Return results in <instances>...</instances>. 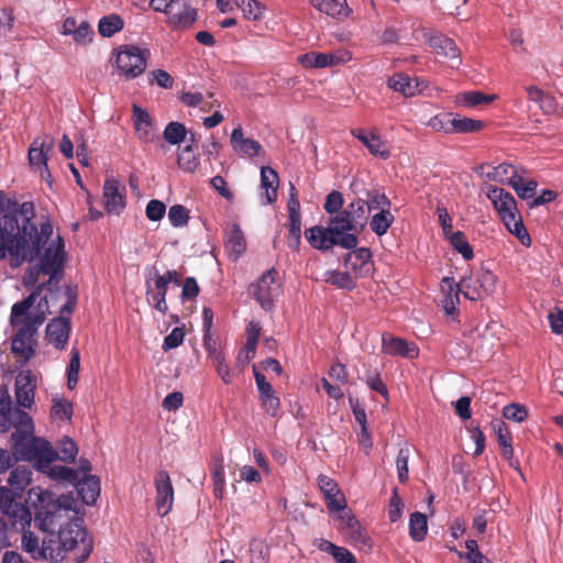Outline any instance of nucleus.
<instances>
[{
	"label": "nucleus",
	"instance_id": "obj_53",
	"mask_svg": "<svg viewBox=\"0 0 563 563\" xmlns=\"http://www.w3.org/2000/svg\"><path fill=\"white\" fill-rule=\"evenodd\" d=\"M51 478L74 485L77 483L78 472L64 465H54L49 468Z\"/></svg>",
	"mask_w": 563,
	"mask_h": 563
},
{
	"label": "nucleus",
	"instance_id": "obj_30",
	"mask_svg": "<svg viewBox=\"0 0 563 563\" xmlns=\"http://www.w3.org/2000/svg\"><path fill=\"white\" fill-rule=\"evenodd\" d=\"M14 530H24L31 526V511L21 503L15 504L9 514H4Z\"/></svg>",
	"mask_w": 563,
	"mask_h": 563
},
{
	"label": "nucleus",
	"instance_id": "obj_45",
	"mask_svg": "<svg viewBox=\"0 0 563 563\" xmlns=\"http://www.w3.org/2000/svg\"><path fill=\"white\" fill-rule=\"evenodd\" d=\"M366 202V211L367 214L371 210H389L391 202L390 199L377 189H372L366 191V199H363Z\"/></svg>",
	"mask_w": 563,
	"mask_h": 563
},
{
	"label": "nucleus",
	"instance_id": "obj_9",
	"mask_svg": "<svg viewBox=\"0 0 563 563\" xmlns=\"http://www.w3.org/2000/svg\"><path fill=\"white\" fill-rule=\"evenodd\" d=\"M55 141L49 135L35 137L29 148V163L36 168L42 178L47 179L51 173L47 166L48 154L53 151Z\"/></svg>",
	"mask_w": 563,
	"mask_h": 563
},
{
	"label": "nucleus",
	"instance_id": "obj_56",
	"mask_svg": "<svg viewBox=\"0 0 563 563\" xmlns=\"http://www.w3.org/2000/svg\"><path fill=\"white\" fill-rule=\"evenodd\" d=\"M168 219L173 227H184L188 223L189 211L181 205H174L168 210Z\"/></svg>",
	"mask_w": 563,
	"mask_h": 563
},
{
	"label": "nucleus",
	"instance_id": "obj_6",
	"mask_svg": "<svg viewBox=\"0 0 563 563\" xmlns=\"http://www.w3.org/2000/svg\"><path fill=\"white\" fill-rule=\"evenodd\" d=\"M65 295L67 301L60 306V316L52 319L45 330V336L48 343L58 350H63L68 342L71 324L69 317L64 314H71L77 305V287L66 286Z\"/></svg>",
	"mask_w": 563,
	"mask_h": 563
},
{
	"label": "nucleus",
	"instance_id": "obj_58",
	"mask_svg": "<svg viewBox=\"0 0 563 563\" xmlns=\"http://www.w3.org/2000/svg\"><path fill=\"white\" fill-rule=\"evenodd\" d=\"M410 451L408 448H401L396 457L397 476L400 483H406L408 479V461Z\"/></svg>",
	"mask_w": 563,
	"mask_h": 563
},
{
	"label": "nucleus",
	"instance_id": "obj_26",
	"mask_svg": "<svg viewBox=\"0 0 563 563\" xmlns=\"http://www.w3.org/2000/svg\"><path fill=\"white\" fill-rule=\"evenodd\" d=\"M225 250L233 261H236L246 250L243 231L236 223L232 224L231 231L227 234Z\"/></svg>",
	"mask_w": 563,
	"mask_h": 563
},
{
	"label": "nucleus",
	"instance_id": "obj_60",
	"mask_svg": "<svg viewBox=\"0 0 563 563\" xmlns=\"http://www.w3.org/2000/svg\"><path fill=\"white\" fill-rule=\"evenodd\" d=\"M503 415L508 420H512L516 422H522L528 418V409L523 405L514 402V404L507 405L504 408Z\"/></svg>",
	"mask_w": 563,
	"mask_h": 563
},
{
	"label": "nucleus",
	"instance_id": "obj_38",
	"mask_svg": "<svg viewBox=\"0 0 563 563\" xmlns=\"http://www.w3.org/2000/svg\"><path fill=\"white\" fill-rule=\"evenodd\" d=\"M372 252L367 247L355 249L345 257V265L354 272H362L371 264Z\"/></svg>",
	"mask_w": 563,
	"mask_h": 563
},
{
	"label": "nucleus",
	"instance_id": "obj_8",
	"mask_svg": "<svg viewBox=\"0 0 563 563\" xmlns=\"http://www.w3.org/2000/svg\"><path fill=\"white\" fill-rule=\"evenodd\" d=\"M65 244L60 236H57L49 246L45 250L43 256L40 258L37 269L44 275H49L48 284L58 279V273L62 271L65 260Z\"/></svg>",
	"mask_w": 563,
	"mask_h": 563
},
{
	"label": "nucleus",
	"instance_id": "obj_49",
	"mask_svg": "<svg viewBox=\"0 0 563 563\" xmlns=\"http://www.w3.org/2000/svg\"><path fill=\"white\" fill-rule=\"evenodd\" d=\"M448 239L452 247L459 252L465 260H472L474 257L473 249L470 245L465 234L461 231L451 233Z\"/></svg>",
	"mask_w": 563,
	"mask_h": 563
},
{
	"label": "nucleus",
	"instance_id": "obj_33",
	"mask_svg": "<svg viewBox=\"0 0 563 563\" xmlns=\"http://www.w3.org/2000/svg\"><path fill=\"white\" fill-rule=\"evenodd\" d=\"M211 478L213 484V495L216 498L221 499L223 497L225 486L224 460L221 455L213 457L211 464Z\"/></svg>",
	"mask_w": 563,
	"mask_h": 563
},
{
	"label": "nucleus",
	"instance_id": "obj_57",
	"mask_svg": "<svg viewBox=\"0 0 563 563\" xmlns=\"http://www.w3.org/2000/svg\"><path fill=\"white\" fill-rule=\"evenodd\" d=\"M343 205H344L343 195L338 190H332L325 197L323 209L328 214L333 216V214L342 211Z\"/></svg>",
	"mask_w": 563,
	"mask_h": 563
},
{
	"label": "nucleus",
	"instance_id": "obj_7",
	"mask_svg": "<svg viewBox=\"0 0 563 563\" xmlns=\"http://www.w3.org/2000/svg\"><path fill=\"white\" fill-rule=\"evenodd\" d=\"M150 55L147 48L130 44L122 45L117 51V68L126 79H134L145 71Z\"/></svg>",
	"mask_w": 563,
	"mask_h": 563
},
{
	"label": "nucleus",
	"instance_id": "obj_15",
	"mask_svg": "<svg viewBox=\"0 0 563 563\" xmlns=\"http://www.w3.org/2000/svg\"><path fill=\"white\" fill-rule=\"evenodd\" d=\"M461 286L467 299L479 300L494 290L495 276L489 272H485L475 279L463 280Z\"/></svg>",
	"mask_w": 563,
	"mask_h": 563
},
{
	"label": "nucleus",
	"instance_id": "obj_55",
	"mask_svg": "<svg viewBox=\"0 0 563 563\" xmlns=\"http://www.w3.org/2000/svg\"><path fill=\"white\" fill-rule=\"evenodd\" d=\"M495 99L493 95H485L481 91H468L460 95L459 100L465 107H476L483 103H489Z\"/></svg>",
	"mask_w": 563,
	"mask_h": 563
},
{
	"label": "nucleus",
	"instance_id": "obj_1",
	"mask_svg": "<svg viewBox=\"0 0 563 563\" xmlns=\"http://www.w3.org/2000/svg\"><path fill=\"white\" fill-rule=\"evenodd\" d=\"M33 202L4 199L0 196V260L9 256L12 267L32 262L53 234L52 224L46 221L41 229L33 222Z\"/></svg>",
	"mask_w": 563,
	"mask_h": 563
},
{
	"label": "nucleus",
	"instance_id": "obj_31",
	"mask_svg": "<svg viewBox=\"0 0 563 563\" xmlns=\"http://www.w3.org/2000/svg\"><path fill=\"white\" fill-rule=\"evenodd\" d=\"M13 427V433H34L33 420L27 412L20 408H14L8 419V430Z\"/></svg>",
	"mask_w": 563,
	"mask_h": 563
},
{
	"label": "nucleus",
	"instance_id": "obj_4",
	"mask_svg": "<svg viewBox=\"0 0 563 563\" xmlns=\"http://www.w3.org/2000/svg\"><path fill=\"white\" fill-rule=\"evenodd\" d=\"M58 539L66 552H75L74 560L84 563L93 549L92 539L88 537L82 518H75L63 525L58 531Z\"/></svg>",
	"mask_w": 563,
	"mask_h": 563
},
{
	"label": "nucleus",
	"instance_id": "obj_14",
	"mask_svg": "<svg viewBox=\"0 0 563 563\" xmlns=\"http://www.w3.org/2000/svg\"><path fill=\"white\" fill-rule=\"evenodd\" d=\"M382 352L390 356L416 358L419 355L418 346L405 339L394 336L387 332L382 334Z\"/></svg>",
	"mask_w": 563,
	"mask_h": 563
},
{
	"label": "nucleus",
	"instance_id": "obj_37",
	"mask_svg": "<svg viewBox=\"0 0 563 563\" xmlns=\"http://www.w3.org/2000/svg\"><path fill=\"white\" fill-rule=\"evenodd\" d=\"M53 459L60 460L63 462H74L78 453V448L75 441L68 437H64L58 441L56 449L53 448Z\"/></svg>",
	"mask_w": 563,
	"mask_h": 563
},
{
	"label": "nucleus",
	"instance_id": "obj_54",
	"mask_svg": "<svg viewBox=\"0 0 563 563\" xmlns=\"http://www.w3.org/2000/svg\"><path fill=\"white\" fill-rule=\"evenodd\" d=\"M9 389H0V431H8V419L10 413L13 411L11 405V396L8 393Z\"/></svg>",
	"mask_w": 563,
	"mask_h": 563
},
{
	"label": "nucleus",
	"instance_id": "obj_21",
	"mask_svg": "<svg viewBox=\"0 0 563 563\" xmlns=\"http://www.w3.org/2000/svg\"><path fill=\"white\" fill-rule=\"evenodd\" d=\"M117 179H107L103 185L104 208L109 213L119 214L125 207L123 195L119 190Z\"/></svg>",
	"mask_w": 563,
	"mask_h": 563
},
{
	"label": "nucleus",
	"instance_id": "obj_24",
	"mask_svg": "<svg viewBox=\"0 0 563 563\" xmlns=\"http://www.w3.org/2000/svg\"><path fill=\"white\" fill-rule=\"evenodd\" d=\"M74 486L86 505L95 504L100 495V479L96 475L77 477V483Z\"/></svg>",
	"mask_w": 563,
	"mask_h": 563
},
{
	"label": "nucleus",
	"instance_id": "obj_48",
	"mask_svg": "<svg viewBox=\"0 0 563 563\" xmlns=\"http://www.w3.org/2000/svg\"><path fill=\"white\" fill-rule=\"evenodd\" d=\"M369 153L374 156H377L382 159H387L390 156V152L386 146V143L380 139V136L376 132H371L366 137L365 143H363Z\"/></svg>",
	"mask_w": 563,
	"mask_h": 563
},
{
	"label": "nucleus",
	"instance_id": "obj_47",
	"mask_svg": "<svg viewBox=\"0 0 563 563\" xmlns=\"http://www.w3.org/2000/svg\"><path fill=\"white\" fill-rule=\"evenodd\" d=\"M260 400L264 410L272 417H276L280 407L279 396L275 389H258Z\"/></svg>",
	"mask_w": 563,
	"mask_h": 563
},
{
	"label": "nucleus",
	"instance_id": "obj_43",
	"mask_svg": "<svg viewBox=\"0 0 563 563\" xmlns=\"http://www.w3.org/2000/svg\"><path fill=\"white\" fill-rule=\"evenodd\" d=\"M124 26V22L118 14L106 15L100 19L98 24L99 34L103 37H111L120 32Z\"/></svg>",
	"mask_w": 563,
	"mask_h": 563
},
{
	"label": "nucleus",
	"instance_id": "obj_11",
	"mask_svg": "<svg viewBox=\"0 0 563 563\" xmlns=\"http://www.w3.org/2000/svg\"><path fill=\"white\" fill-rule=\"evenodd\" d=\"M278 272L273 267L266 271L255 284L252 291L262 308L269 310L273 307V299L278 294L279 286L276 283Z\"/></svg>",
	"mask_w": 563,
	"mask_h": 563
},
{
	"label": "nucleus",
	"instance_id": "obj_5",
	"mask_svg": "<svg viewBox=\"0 0 563 563\" xmlns=\"http://www.w3.org/2000/svg\"><path fill=\"white\" fill-rule=\"evenodd\" d=\"M11 442L14 461L52 463L54 452L48 441L36 438L33 433H12Z\"/></svg>",
	"mask_w": 563,
	"mask_h": 563
},
{
	"label": "nucleus",
	"instance_id": "obj_25",
	"mask_svg": "<svg viewBox=\"0 0 563 563\" xmlns=\"http://www.w3.org/2000/svg\"><path fill=\"white\" fill-rule=\"evenodd\" d=\"M430 44L438 55L451 60L453 66L461 64L460 49L452 38L444 35H437L431 38Z\"/></svg>",
	"mask_w": 563,
	"mask_h": 563
},
{
	"label": "nucleus",
	"instance_id": "obj_64",
	"mask_svg": "<svg viewBox=\"0 0 563 563\" xmlns=\"http://www.w3.org/2000/svg\"><path fill=\"white\" fill-rule=\"evenodd\" d=\"M166 212V206L163 201L152 199L146 205L145 214L151 221H159L164 218Z\"/></svg>",
	"mask_w": 563,
	"mask_h": 563
},
{
	"label": "nucleus",
	"instance_id": "obj_23",
	"mask_svg": "<svg viewBox=\"0 0 563 563\" xmlns=\"http://www.w3.org/2000/svg\"><path fill=\"white\" fill-rule=\"evenodd\" d=\"M230 142L235 152L249 157H255L262 151V145L257 141L244 137L243 129L240 125L233 129Z\"/></svg>",
	"mask_w": 563,
	"mask_h": 563
},
{
	"label": "nucleus",
	"instance_id": "obj_29",
	"mask_svg": "<svg viewBox=\"0 0 563 563\" xmlns=\"http://www.w3.org/2000/svg\"><path fill=\"white\" fill-rule=\"evenodd\" d=\"M32 470L27 465H19L14 467L8 478V484L18 495L23 493L31 484Z\"/></svg>",
	"mask_w": 563,
	"mask_h": 563
},
{
	"label": "nucleus",
	"instance_id": "obj_10",
	"mask_svg": "<svg viewBox=\"0 0 563 563\" xmlns=\"http://www.w3.org/2000/svg\"><path fill=\"white\" fill-rule=\"evenodd\" d=\"M167 24L176 31L190 29L198 19L197 10L187 0H172Z\"/></svg>",
	"mask_w": 563,
	"mask_h": 563
},
{
	"label": "nucleus",
	"instance_id": "obj_13",
	"mask_svg": "<svg viewBox=\"0 0 563 563\" xmlns=\"http://www.w3.org/2000/svg\"><path fill=\"white\" fill-rule=\"evenodd\" d=\"M474 172L482 178L496 181L500 184H507L515 180L518 175V168L509 163H501L497 166H490L487 163L481 164L474 168Z\"/></svg>",
	"mask_w": 563,
	"mask_h": 563
},
{
	"label": "nucleus",
	"instance_id": "obj_51",
	"mask_svg": "<svg viewBox=\"0 0 563 563\" xmlns=\"http://www.w3.org/2000/svg\"><path fill=\"white\" fill-rule=\"evenodd\" d=\"M325 282L340 289L353 290L356 287L355 282L347 272H328Z\"/></svg>",
	"mask_w": 563,
	"mask_h": 563
},
{
	"label": "nucleus",
	"instance_id": "obj_20",
	"mask_svg": "<svg viewBox=\"0 0 563 563\" xmlns=\"http://www.w3.org/2000/svg\"><path fill=\"white\" fill-rule=\"evenodd\" d=\"M167 289L166 282L162 278L155 277L153 285L150 280H146V301L151 307L163 314L168 310L166 303Z\"/></svg>",
	"mask_w": 563,
	"mask_h": 563
},
{
	"label": "nucleus",
	"instance_id": "obj_32",
	"mask_svg": "<svg viewBox=\"0 0 563 563\" xmlns=\"http://www.w3.org/2000/svg\"><path fill=\"white\" fill-rule=\"evenodd\" d=\"M195 136L191 134L190 143L186 145L177 157L178 167L186 173H195L200 165L199 155L192 150Z\"/></svg>",
	"mask_w": 563,
	"mask_h": 563
},
{
	"label": "nucleus",
	"instance_id": "obj_36",
	"mask_svg": "<svg viewBox=\"0 0 563 563\" xmlns=\"http://www.w3.org/2000/svg\"><path fill=\"white\" fill-rule=\"evenodd\" d=\"M336 57L333 54L310 52L298 57L299 63L307 68H324L333 65Z\"/></svg>",
	"mask_w": 563,
	"mask_h": 563
},
{
	"label": "nucleus",
	"instance_id": "obj_52",
	"mask_svg": "<svg viewBox=\"0 0 563 563\" xmlns=\"http://www.w3.org/2000/svg\"><path fill=\"white\" fill-rule=\"evenodd\" d=\"M51 416L57 420H70L73 416L71 401L65 398L54 397Z\"/></svg>",
	"mask_w": 563,
	"mask_h": 563
},
{
	"label": "nucleus",
	"instance_id": "obj_44",
	"mask_svg": "<svg viewBox=\"0 0 563 563\" xmlns=\"http://www.w3.org/2000/svg\"><path fill=\"white\" fill-rule=\"evenodd\" d=\"M452 133H474L484 128V122L466 117H456L451 121Z\"/></svg>",
	"mask_w": 563,
	"mask_h": 563
},
{
	"label": "nucleus",
	"instance_id": "obj_3",
	"mask_svg": "<svg viewBox=\"0 0 563 563\" xmlns=\"http://www.w3.org/2000/svg\"><path fill=\"white\" fill-rule=\"evenodd\" d=\"M47 312V298L38 300L35 314L29 317L12 338V353L21 357L23 363H26L35 354L37 330L45 321Z\"/></svg>",
	"mask_w": 563,
	"mask_h": 563
},
{
	"label": "nucleus",
	"instance_id": "obj_16",
	"mask_svg": "<svg viewBox=\"0 0 563 563\" xmlns=\"http://www.w3.org/2000/svg\"><path fill=\"white\" fill-rule=\"evenodd\" d=\"M499 218L505 216L511 221V214L518 211L514 196L503 188L489 185L486 192Z\"/></svg>",
	"mask_w": 563,
	"mask_h": 563
},
{
	"label": "nucleus",
	"instance_id": "obj_22",
	"mask_svg": "<svg viewBox=\"0 0 563 563\" xmlns=\"http://www.w3.org/2000/svg\"><path fill=\"white\" fill-rule=\"evenodd\" d=\"M310 3L318 11L336 20H345L352 14V9L347 5L346 0H310Z\"/></svg>",
	"mask_w": 563,
	"mask_h": 563
},
{
	"label": "nucleus",
	"instance_id": "obj_62",
	"mask_svg": "<svg viewBox=\"0 0 563 563\" xmlns=\"http://www.w3.org/2000/svg\"><path fill=\"white\" fill-rule=\"evenodd\" d=\"M404 507L405 504L398 495V489L394 488L388 506V518L391 522H397L401 518Z\"/></svg>",
	"mask_w": 563,
	"mask_h": 563
},
{
	"label": "nucleus",
	"instance_id": "obj_17",
	"mask_svg": "<svg viewBox=\"0 0 563 563\" xmlns=\"http://www.w3.org/2000/svg\"><path fill=\"white\" fill-rule=\"evenodd\" d=\"M45 287V284H40L34 291H32L26 298L23 300L15 302L12 306L11 314H10V323L13 327H21L26 322V319L33 314H35L36 309L34 311H30L37 297L41 295Z\"/></svg>",
	"mask_w": 563,
	"mask_h": 563
},
{
	"label": "nucleus",
	"instance_id": "obj_34",
	"mask_svg": "<svg viewBox=\"0 0 563 563\" xmlns=\"http://www.w3.org/2000/svg\"><path fill=\"white\" fill-rule=\"evenodd\" d=\"M388 87L402 93L405 97H412L418 92V85L408 75L395 74L388 79Z\"/></svg>",
	"mask_w": 563,
	"mask_h": 563
},
{
	"label": "nucleus",
	"instance_id": "obj_46",
	"mask_svg": "<svg viewBox=\"0 0 563 563\" xmlns=\"http://www.w3.org/2000/svg\"><path fill=\"white\" fill-rule=\"evenodd\" d=\"M509 186L516 191L519 198L529 199L536 195L538 184L536 180L526 181L518 173L515 180L509 181Z\"/></svg>",
	"mask_w": 563,
	"mask_h": 563
},
{
	"label": "nucleus",
	"instance_id": "obj_19",
	"mask_svg": "<svg viewBox=\"0 0 563 563\" xmlns=\"http://www.w3.org/2000/svg\"><path fill=\"white\" fill-rule=\"evenodd\" d=\"M132 112L134 129L139 140L144 143L153 142L155 132L148 112L135 103L132 106Z\"/></svg>",
	"mask_w": 563,
	"mask_h": 563
},
{
	"label": "nucleus",
	"instance_id": "obj_61",
	"mask_svg": "<svg viewBox=\"0 0 563 563\" xmlns=\"http://www.w3.org/2000/svg\"><path fill=\"white\" fill-rule=\"evenodd\" d=\"M41 383V376L31 371L22 369L15 376L14 387H36Z\"/></svg>",
	"mask_w": 563,
	"mask_h": 563
},
{
	"label": "nucleus",
	"instance_id": "obj_41",
	"mask_svg": "<svg viewBox=\"0 0 563 563\" xmlns=\"http://www.w3.org/2000/svg\"><path fill=\"white\" fill-rule=\"evenodd\" d=\"M394 221L395 217L390 210H380L372 217L369 228L376 235L382 236L387 233Z\"/></svg>",
	"mask_w": 563,
	"mask_h": 563
},
{
	"label": "nucleus",
	"instance_id": "obj_12",
	"mask_svg": "<svg viewBox=\"0 0 563 563\" xmlns=\"http://www.w3.org/2000/svg\"><path fill=\"white\" fill-rule=\"evenodd\" d=\"M156 508L161 516H166L174 503V487L167 471H158L154 478Z\"/></svg>",
	"mask_w": 563,
	"mask_h": 563
},
{
	"label": "nucleus",
	"instance_id": "obj_28",
	"mask_svg": "<svg viewBox=\"0 0 563 563\" xmlns=\"http://www.w3.org/2000/svg\"><path fill=\"white\" fill-rule=\"evenodd\" d=\"M279 177L278 174L268 166L261 168V186L265 189L267 203H273L277 199Z\"/></svg>",
	"mask_w": 563,
	"mask_h": 563
},
{
	"label": "nucleus",
	"instance_id": "obj_18",
	"mask_svg": "<svg viewBox=\"0 0 563 563\" xmlns=\"http://www.w3.org/2000/svg\"><path fill=\"white\" fill-rule=\"evenodd\" d=\"M336 519L339 528L345 532L351 541L363 545L367 544L366 532L351 510L340 512Z\"/></svg>",
	"mask_w": 563,
	"mask_h": 563
},
{
	"label": "nucleus",
	"instance_id": "obj_27",
	"mask_svg": "<svg viewBox=\"0 0 563 563\" xmlns=\"http://www.w3.org/2000/svg\"><path fill=\"white\" fill-rule=\"evenodd\" d=\"M500 220L505 224L506 229L512 235H515L520 241V243L522 245H525V246L531 245L530 234L528 233V231L523 224V221H522V218H521L519 211L511 214V221L509 219H507L505 216H503V218H500Z\"/></svg>",
	"mask_w": 563,
	"mask_h": 563
},
{
	"label": "nucleus",
	"instance_id": "obj_42",
	"mask_svg": "<svg viewBox=\"0 0 563 563\" xmlns=\"http://www.w3.org/2000/svg\"><path fill=\"white\" fill-rule=\"evenodd\" d=\"M234 4L249 21H260L263 18L265 7L257 0H234Z\"/></svg>",
	"mask_w": 563,
	"mask_h": 563
},
{
	"label": "nucleus",
	"instance_id": "obj_59",
	"mask_svg": "<svg viewBox=\"0 0 563 563\" xmlns=\"http://www.w3.org/2000/svg\"><path fill=\"white\" fill-rule=\"evenodd\" d=\"M80 368V356L77 350L71 352V357L67 366V387H75L78 383Z\"/></svg>",
	"mask_w": 563,
	"mask_h": 563
},
{
	"label": "nucleus",
	"instance_id": "obj_63",
	"mask_svg": "<svg viewBox=\"0 0 563 563\" xmlns=\"http://www.w3.org/2000/svg\"><path fill=\"white\" fill-rule=\"evenodd\" d=\"M451 114H437L427 122V125L437 132H443L445 134L452 133L451 129Z\"/></svg>",
	"mask_w": 563,
	"mask_h": 563
},
{
	"label": "nucleus",
	"instance_id": "obj_35",
	"mask_svg": "<svg viewBox=\"0 0 563 563\" xmlns=\"http://www.w3.org/2000/svg\"><path fill=\"white\" fill-rule=\"evenodd\" d=\"M64 548L59 543L58 536L55 538L54 534L45 538L40 550V555L44 559H48L52 562H60L65 558Z\"/></svg>",
	"mask_w": 563,
	"mask_h": 563
},
{
	"label": "nucleus",
	"instance_id": "obj_39",
	"mask_svg": "<svg viewBox=\"0 0 563 563\" xmlns=\"http://www.w3.org/2000/svg\"><path fill=\"white\" fill-rule=\"evenodd\" d=\"M443 283L449 287L448 294L444 296L442 301L443 309L446 314L453 316L457 310V305L460 303L459 292L460 290L463 292V289L461 285L454 284L453 279L448 277L443 278Z\"/></svg>",
	"mask_w": 563,
	"mask_h": 563
},
{
	"label": "nucleus",
	"instance_id": "obj_40",
	"mask_svg": "<svg viewBox=\"0 0 563 563\" xmlns=\"http://www.w3.org/2000/svg\"><path fill=\"white\" fill-rule=\"evenodd\" d=\"M428 532L427 516L422 512L416 511L410 515L409 519V536L416 541L424 540Z\"/></svg>",
	"mask_w": 563,
	"mask_h": 563
},
{
	"label": "nucleus",
	"instance_id": "obj_50",
	"mask_svg": "<svg viewBox=\"0 0 563 563\" xmlns=\"http://www.w3.org/2000/svg\"><path fill=\"white\" fill-rule=\"evenodd\" d=\"M163 136L167 143L172 145H179L186 140V126L179 122H170L166 125Z\"/></svg>",
	"mask_w": 563,
	"mask_h": 563
},
{
	"label": "nucleus",
	"instance_id": "obj_2",
	"mask_svg": "<svg viewBox=\"0 0 563 563\" xmlns=\"http://www.w3.org/2000/svg\"><path fill=\"white\" fill-rule=\"evenodd\" d=\"M366 222V202L363 198H356L345 209L331 216L328 227H311L305 231V236L313 249L322 252L335 245L353 250L357 246L358 234Z\"/></svg>",
	"mask_w": 563,
	"mask_h": 563
}]
</instances>
